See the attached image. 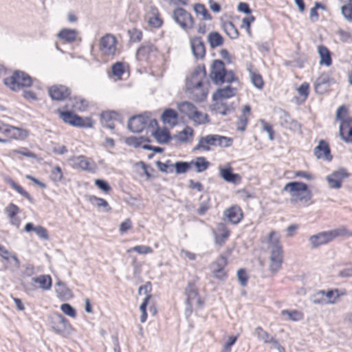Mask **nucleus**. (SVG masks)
I'll use <instances>...</instances> for the list:
<instances>
[{"mask_svg":"<svg viewBox=\"0 0 352 352\" xmlns=\"http://www.w3.org/2000/svg\"><path fill=\"white\" fill-rule=\"evenodd\" d=\"M283 191H287L290 196L291 203H301L304 206H308L311 201L312 193L306 184L300 182H292L285 184Z\"/></svg>","mask_w":352,"mask_h":352,"instance_id":"obj_1","label":"nucleus"},{"mask_svg":"<svg viewBox=\"0 0 352 352\" xmlns=\"http://www.w3.org/2000/svg\"><path fill=\"white\" fill-rule=\"evenodd\" d=\"M269 243L271 248L269 267L270 272L275 274L281 267L283 251L280 243L279 236L274 231H272L269 234Z\"/></svg>","mask_w":352,"mask_h":352,"instance_id":"obj_2","label":"nucleus"},{"mask_svg":"<svg viewBox=\"0 0 352 352\" xmlns=\"http://www.w3.org/2000/svg\"><path fill=\"white\" fill-rule=\"evenodd\" d=\"M210 77L217 85L224 82L231 83L237 80L232 70H227L224 63L219 59L214 60L210 67Z\"/></svg>","mask_w":352,"mask_h":352,"instance_id":"obj_3","label":"nucleus"},{"mask_svg":"<svg viewBox=\"0 0 352 352\" xmlns=\"http://www.w3.org/2000/svg\"><path fill=\"white\" fill-rule=\"evenodd\" d=\"M352 233L344 227L338 228L335 230L322 232L309 237V241L312 248H318L320 245L326 244L338 236H351Z\"/></svg>","mask_w":352,"mask_h":352,"instance_id":"obj_4","label":"nucleus"},{"mask_svg":"<svg viewBox=\"0 0 352 352\" xmlns=\"http://www.w3.org/2000/svg\"><path fill=\"white\" fill-rule=\"evenodd\" d=\"M4 84L13 91H19L32 85V79L27 73L15 71L10 77L4 79Z\"/></svg>","mask_w":352,"mask_h":352,"instance_id":"obj_5","label":"nucleus"},{"mask_svg":"<svg viewBox=\"0 0 352 352\" xmlns=\"http://www.w3.org/2000/svg\"><path fill=\"white\" fill-rule=\"evenodd\" d=\"M200 75L202 77L206 75V70L204 65L197 67L192 72L190 82L188 83V89L196 95L197 94V92H201V96L197 97V99L201 101L206 98L207 94L201 90L203 85L201 78L197 80V77Z\"/></svg>","mask_w":352,"mask_h":352,"instance_id":"obj_6","label":"nucleus"},{"mask_svg":"<svg viewBox=\"0 0 352 352\" xmlns=\"http://www.w3.org/2000/svg\"><path fill=\"white\" fill-rule=\"evenodd\" d=\"M57 112L60 118L67 124L78 127L91 128L93 126L94 122L90 118H82L69 111H62L58 109Z\"/></svg>","mask_w":352,"mask_h":352,"instance_id":"obj_7","label":"nucleus"},{"mask_svg":"<svg viewBox=\"0 0 352 352\" xmlns=\"http://www.w3.org/2000/svg\"><path fill=\"white\" fill-rule=\"evenodd\" d=\"M172 17L179 27L188 31L195 26V20L190 12L183 8H177L173 11Z\"/></svg>","mask_w":352,"mask_h":352,"instance_id":"obj_8","label":"nucleus"},{"mask_svg":"<svg viewBox=\"0 0 352 352\" xmlns=\"http://www.w3.org/2000/svg\"><path fill=\"white\" fill-rule=\"evenodd\" d=\"M116 37L111 34H107L100 40L99 50L102 55L113 56L116 52Z\"/></svg>","mask_w":352,"mask_h":352,"instance_id":"obj_9","label":"nucleus"},{"mask_svg":"<svg viewBox=\"0 0 352 352\" xmlns=\"http://www.w3.org/2000/svg\"><path fill=\"white\" fill-rule=\"evenodd\" d=\"M51 324L53 330L59 335H65L71 329L69 321L60 314H54L51 316Z\"/></svg>","mask_w":352,"mask_h":352,"instance_id":"obj_10","label":"nucleus"},{"mask_svg":"<svg viewBox=\"0 0 352 352\" xmlns=\"http://www.w3.org/2000/svg\"><path fill=\"white\" fill-rule=\"evenodd\" d=\"M185 295L186 296V311L192 312L194 302H196L199 307L202 306L203 302L198 295L197 289L194 283H188L185 289Z\"/></svg>","mask_w":352,"mask_h":352,"instance_id":"obj_11","label":"nucleus"},{"mask_svg":"<svg viewBox=\"0 0 352 352\" xmlns=\"http://www.w3.org/2000/svg\"><path fill=\"white\" fill-rule=\"evenodd\" d=\"M349 173L346 169L341 168L327 175L326 179L329 188L339 189L342 187L343 180L349 177Z\"/></svg>","mask_w":352,"mask_h":352,"instance_id":"obj_12","label":"nucleus"},{"mask_svg":"<svg viewBox=\"0 0 352 352\" xmlns=\"http://www.w3.org/2000/svg\"><path fill=\"white\" fill-rule=\"evenodd\" d=\"M71 160L73 162V166L74 167L80 168L83 170L94 173L96 170L95 162L91 159L87 158L83 155L74 157L71 159Z\"/></svg>","mask_w":352,"mask_h":352,"instance_id":"obj_13","label":"nucleus"},{"mask_svg":"<svg viewBox=\"0 0 352 352\" xmlns=\"http://www.w3.org/2000/svg\"><path fill=\"white\" fill-rule=\"evenodd\" d=\"M279 122L285 129L294 131L300 130V124L296 120L292 118L289 114L284 110L279 111Z\"/></svg>","mask_w":352,"mask_h":352,"instance_id":"obj_14","label":"nucleus"},{"mask_svg":"<svg viewBox=\"0 0 352 352\" xmlns=\"http://www.w3.org/2000/svg\"><path fill=\"white\" fill-rule=\"evenodd\" d=\"M227 265V258L224 256H219L210 265V270L214 276L219 279H223L226 276L223 268Z\"/></svg>","mask_w":352,"mask_h":352,"instance_id":"obj_15","label":"nucleus"},{"mask_svg":"<svg viewBox=\"0 0 352 352\" xmlns=\"http://www.w3.org/2000/svg\"><path fill=\"white\" fill-rule=\"evenodd\" d=\"M190 47L194 56L197 59H202L206 55V47L202 38L195 36L190 39Z\"/></svg>","mask_w":352,"mask_h":352,"instance_id":"obj_16","label":"nucleus"},{"mask_svg":"<svg viewBox=\"0 0 352 352\" xmlns=\"http://www.w3.org/2000/svg\"><path fill=\"white\" fill-rule=\"evenodd\" d=\"M157 48L150 43H144L137 51L136 56L139 60H148L157 54Z\"/></svg>","mask_w":352,"mask_h":352,"instance_id":"obj_17","label":"nucleus"},{"mask_svg":"<svg viewBox=\"0 0 352 352\" xmlns=\"http://www.w3.org/2000/svg\"><path fill=\"white\" fill-rule=\"evenodd\" d=\"M129 129L133 133H140L146 128V116L138 115L131 117L128 122Z\"/></svg>","mask_w":352,"mask_h":352,"instance_id":"obj_18","label":"nucleus"},{"mask_svg":"<svg viewBox=\"0 0 352 352\" xmlns=\"http://www.w3.org/2000/svg\"><path fill=\"white\" fill-rule=\"evenodd\" d=\"M146 11V17L149 25L155 28H160L163 24V20L160 16L158 9L153 6H147Z\"/></svg>","mask_w":352,"mask_h":352,"instance_id":"obj_19","label":"nucleus"},{"mask_svg":"<svg viewBox=\"0 0 352 352\" xmlns=\"http://www.w3.org/2000/svg\"><path fill=\"white\" fill-rule=\"evenodd\" d=\"M254 335L256 336L258 340L263 341L265 344H272L275 347L281 348L278 341L265 331L261 327H257L254 329ZM282 349L284 350L283 347Z\"/></svg>","mask_w":352,"mask_h":352,"instance_id":"obj_20","label":"nucleus"},{"mask_svg":"<svg viewBox=\"0 0 352 352\" xmlns=\"http://www.w3.org/2000/svg\"><path fill=\"white\" fill-rule=\"evenodd\" d=\"M49 94L52 100H63L70 95V91L64 85H54L49 89Z\"/></svg>","mask_w":352,"mask_h":352,"instance_id":"obj_21","label":"nucleus"},{"mask_svg":"<svg viewBox=\"0 0 352 352\" xmlns=\"http://www.w3.org/2000/svg\"><path fill=\"white\" fill-rule=\"evenodd\" d=\"M314 153L318 159H323L330 162L332 160L331 151L328 144L324 140H320L314 148Z\"/></svg>","mask_w":352,"mask_h":352,"instance_id":"obj_22","label":"nucleus"},{"mask_svg":"<svg viewBox=\"0 0 352 352\" xmlns=\"http://www.w3.org/2000/svg\"><path fill=\"white\" fill-rule=\"evenodd\" d=\"M210 146H217V135H208L205 137H200L197 145L194 148V151H209L210 149Z\"/></svg>","mask_w":352,"mask_h":352,"instance_id":"obj_23","label":"nucleus"},{"mask_svg":"<svg viewBox=\"0 0 352 352\" xmlns=\"http://www.w3.org/2000/svg\"><path fill=\"white\" fill-rule=\"evenodd\" d=\"M0 131L15 139L23 138L28 135L27 131L8 124H1Z\"/></svg>","mask_w":352,"mask_h":352,"instance_id":"obj_24","label":"nucleus"},{"mask_svg":"<svg viewBox=\"0 0 352 352\" xmlns=\"http://www.w3.org/2000/svg\"><path fill=\"white\" fill-rule=\"evenodd\" d=\"M214 243L221 246L223 245L230 236V232L223 223H219L217 230L214 232Z\"/></svg>","mask_w":352,"mask_h":352,"instance_id":"obj_25","label":"nucleus"},{"mask_svg":"<svg viewBox=\"0 0 352 352\" xmlns=\"http://www.w3.org/2000/svg\"><path fill=\"white\" fill-rule=\"evenodd\" d=\"M340 135L346 142H352V118L342 122Z\"/></svg>","mask_w":352,"mask_h":352,"instance_id":"obj_26","label":"nucleus"},{"mask_svg":"<svg viewBox=\"0 0 352 352\" xmlns=\"http://www.w3.org/2000/svg\"><path fill=\"white\" fill-rule=\"evenodd\" d=\"M224 215L228 218V221L233 223H238L243 217V213L240 207L234 206L227 209L224 212Z\"/></svg>","mask_w":352,"mask_h":352,"instance_id":"obj_27","label":"nucleus"},{"mask_svg":"<svg viewBox=\"0 0 352 352\" xmlns=\"http://www.w3.org/2000/svg\"><path fill=\"white\" fill-rule=\"evenodd\" d=\"M65 107L73 110L83 111L88 107V102L80 96H75L69 99Z\"/></svg>","mask_w":352,"mask_h":352,"instance_id":"obj_28","label":"nucleus"},{"mask_svg":"<svg viewBox=\"0 0 352 352\" xmlns=\"http://www.w3.org/2000/svg\"><path fill=\"white\" fill-rule=\"evenodd\" d=\"M236 94V89L230 85L225 88L218 89L212 95V99L214 101L221 100L223 99L230 98Z\"/></svg>","mask_w":352,"mask_h":352,"instance_id":"obj_29","label":"nucleus"},{"mask_svg":"<svg viewBox=\"0 0 352 352\" xmlns=\"http://www.w3.org/2000/svg\"><path fill=\"white\" fill-rule=\"evenodd\" d=\"M330 77L327 74H322L316 80L315 90L317 93H324L329 86Z\"/></svg>","mask_w":352,"mask_h":352,"instance_id":"obj_30","label":"nucleus"},{"mask_svg":"<svg viewBox=\"0 0 352 352\" xmlns=\"http://www.w3.org/2000/svg\"><path fill=\"white\" fill-rule=\"evenodd\" d=\"M177 118L178 114L177 111L173 109H166L162 115V121L164 123L172 126H174L177 123Z\"/></svg>","mask_w":352,"mask_h":352,"instance_id":"obj_31","label":"nucleus"},{"mask_svg":"<svg viewBox=\"0 0 352 352\" xmlns=\"http://www.w3.org/2000/svg\"><path fill=\"white\" fill-rule=\"evenodd\" d=\"M32 283H38L43 290H49L52 287V278L49 275H41L32 278Z\"/></svg>","mask_w":352,"mask_h":352,"instance_id":"obj_32","label":"nucleus"},{"mask_svg":"<svg viewBox=\"0 0 352 352\" xmlns=\"http://www.w3.org/2000/svg\"><path fill=\"white\" fill-rule=\"evenodd\" d=\"M318 54L320 57V63L330 66L332 63L331 56L330 51L325 46L320 45L318 47Z\"/></svg>","mask_w":352,"mask_h":352,"instance_id":"obj_33","label":"nucleus"},{"mask_svg":"<svg viewBox=\"0 0 352 352\" xmlns=\"http://www.w3.org/2000/svg\"><path fill=\"white\" fill-rule=\"evenodd\" d=\"M56 292L57 296L63 299H68L72 297V292L66 286V285L61 282L58 281L56 284Z\"/></svg>","mask_w":352,"mask_h":352,"instance_id":"obj_34","label":"nucleus"},{"mask_svg":"<svg viewBox=\"0 0 352 352\" xmlns=\"http://www.w3.org/2000/svg\"><path fill=\"white\" fill-rule=\"evenodd\" d=\"M77 34V31L75 30L63 29L58 34V37L68 43H72L76 41Z\"/></svg>","mask_w":352,"mask_h":352,"instance_id":"obj_35","label":"nucleus"},{"mask_svg":"<svg viewBox=\"0 0 352 352\" xmlns=\"http://www.w3.org/2000/svg\"><path fill=\"white\" fill-rule=\"evenodd\" d=\"M220 175L227 182L236 183V179L239 177L238 174L234 173L230 167L220 168Z\"/></svg>","mask_w":352,"mask_h":352,"instance_id":"obj_36","label":"nucleus"},{"mask_svg":"<svg viewBox=\"0 0 352 352\" xmlns=\"http://www.w3.org/2000/svg\"><path fill=\"white\" fill-rule=\"evenodd\" d=\"M177 108L182 113L187 116L189 119H190L194 111L197 109L196 107L190 102H182L179 103L177 104Z\"/></svg>","mask_w":352,"mask_h":352,"instance_id":"obj_37","label":"nucleus"},{"mask_svg":"<svg viewBox=\"0 0 352 352\" xmlns=\"http://www.w3.org/2000/svg\"><path fill=\"white\" fill-rule=\"evenodd\" d=\"M208 41L210 47L214 49L223 45V38L219 33L212 32L208 35Z\"/></svg>","mask_w":352,"mask_h":352,"instance_id":"obj_38","label":"nucleus"},{"mask_svg":"<svg viewBox=\"0 0 352 352\" xmlns=\"http://www.w3.org/2000/svg\"><path fill=\"white\" fill-rule=\"evenodd\" d=\"M159 143H167L170 140V136L166 129L160 131L159 128L151 132Z\"/></svg>","mask_w":352,"mask_h":352,"instance_id":"obj_39","label":"nucleus"},{"mask_svg":"<svg viewBox=\"0 0 352 352\" xmlns=\"http://www.w3.org/2000/svg\"><path fill=\"white\" fill-rule=\"evenodd\" d=\"M8 183L10 186L14 188L18 193L26 198L30 202L34 203L33 197L25 191L19 184H16L13 179H8Z\"/></svg>","mask_w":352,"mask_h":352,"instance_id":"obj_40","label":"nucleus"},{"mask_svg":"<svg viewBox=\"0 0 352 352\" xmlns=\"http://www.w3.org/2000/svg\"><path fill=\"white\" fill-rule=\"evenodd\" d=\"M193 164L196 168L197 173H201L206 170L210 166V163L204 157H197L195 161H192L190 165Z\"/></svg>","mask_w":352,"mask_h":352,"instance_id":"obj_41","label":"nucleus"},{"mask_svg":"<svg viewBox=\"0 0 352 352\" xmlns=\"http://www.w3.org/2000/svg\"><path fill=\"white\" fill-rule=\"evenodd\" d=\"M190 120L198 124H204L210 122L208 115L197 111V109L194 111Z\"/></svg>","mask_w":352,"mask_h":352,"instance_id":"obj_42","label":"nucleus"},{"mask_svg":"<svg viewBox=\"0 0 352 352\" xmlns=\"http://www.w3.org/2000/svg\"><path fill=\"white\" fill-rule=\"evenodd\" d=\"M88 200L92 205L96 206L98 208H104V210L107 212L111 210V209L109 206L108 202L102 198L97 197L94 195H90L88 197Z\"/></svg>","mask_w":352,"mask_h":352,"instance_id":"obj_43","label":"nucleus"},{"mask_svg":"<svg viewBox=\"0 0 352 352\" xmlns=\"http://www.w3.org/2000/svg\"><path fill=\"white\" fill-rule=\"evenodd\" d=\"M310 300L315 305H327V298H325V291L320 290L310 297Z\"/></svg>","mask_w":352,"mask_h":352,"instance_id":"obj_44","label":"nucleus"},{"mask_svg":"<svg viewBox=\"0 0 352 352\" xmlns=\"http://www.w3.org/2000/svg\"><path fill=\"white\" fill-rule=\"evenodd\" d=\"M280 314L282 316H287L288 319L292 321H299L303 318L302 313L297 310L283 309Z\"/></svg>","mask_w":352,"mask_h":352,"instance_id":"obj_45","label":"nucleus"},{"mask_svg":"<svg viewBox=\"0 0 352 352\" xmlns=\"http://www.w3.org/2000/svg\"><path fill=\"white\" fill-rule=\"evenodd\" d=\"M223 28L230 38L235 39L239 37V31L232 22L226 23L223 25Z\"/></svg>","mask_w":352,"mask_h":352,"instance_id":"obj_46","label":"nucleus"},{"mask_svg":"<svg viewBox=\"0 0 352 352\" xmlns=\"http://www.w3.org/2000/svg\"><path fill=\"white\" fill-rule=\"evenodd\" d=\"M194 11L195 13L199 15L201 14L202 16L201 19L202 20H211L212 16L209 14L208 10L206 8V7L201 3H196L194 6Z\"/></svg>","mask_w":352,"mask_h":352,"instance_id":"obj_47","label":"nucleus"},{"mask_svg":"<svg viewBox=\"0 0 352 352\" xmlns=\"http://www.w3.org/2000/svg\"><path fill=\"white\" fill-rule=\"evenodd\" d=\"M344 294V293H340L339 290L337 289L325 292V298L327 301V304H334L339 297Z\"/></svg>","mask_w":352,"mask_h":352,"instance_id":"obj_48","label":"nucleus"},{"mask_svg":"<svg viewBox=\"0 0 352 352\" xmlns=\"http://www.w3.org/2000/svg\"><path fill=\"white\" fill-rule=\"evenodd\" d=\"M155 164L161 172L165 173H172L173 172V164L170 160H166V162L157 161Z\"/></svg>","mask_w":352,"mask_h":352,"instance_id":"obj_49","label":"nucleus"},{"mask_svg":"<svg viewBox=\"0 0 352 352\" xmlns=\"http://www.w3.org/2000/svg\"><path fill=\"white\" fill-rule=\"evenodd\" d=\"M190 168V162L179 161L173 164V169L177 174L186 173Z\"/></svg>","mask_w":352,"mask_h":352,"instance_id":"obj_50","label":"nucleus"},{"mask_svg":"<svg viewBox=\"0 0 352 352\" xmlns=\"http://www.w3.org/2000/svg\"><path fill=\"white\" fill-rule=\"evenodd\" d=\"M193 134V130L190 127H186L184 130H182L181 132L178 133L175 135V139H177L178 141L184 142L188 140V138L189 136H192Z\"/></svg>","mask_w":352,"mask_h":352,"instance_id":"obj_51","label":"nucleus"},{"mask_svg":"<svg viewBox=\"0 0 352 352\" xmlns=\"http://www.w3.org/2000/svg\"><path fill=\"white\" fill-rule=\"evenodd\" d=\"M119 115L117 112L111 111H105L101 114V122L104 124V122H109L117 120Z\"/></svg>","mask_w":352,"mask_h":352,"instance_id":"obj_52","label":"nucleus"},{"mask_svg":"<svg viewBox=\"0 0 352 352\" xmlns=\"http://www.w3.org/2000/svg\"><path fill=\"white\" fill-rule=\"evenodd\" d=\"M113 76L120 78L124 72V64L122 62H117L111 67Z\"/></svg>","mask_w":352,"mask_h":352,"instance_id":"obj_53","label":"nucleus"},{"mask_svg":"<svg viewBox=\"0 0 352 352\" xmlns=\"http://www.w3.org/2000/svg\"><path fill=\"white\" fill-rule=\"evenodd\" d=\"M206 199L200 203V206L197 210V213L199 215H204L211 207L210 204V197L206 195Z\"/></svg>","mask_w":352,"mask_h":352,"instance_id":"obj_54","label":"nucleus"},{"mask_svg":"<svg viewBox=\"0 0 352 352\" xmlns=\"http://www.w3.org/2000/svg\"><path fill=\"white\" fill-rule=\"evenodd\" d=\"M337 35L342 42L352 43V35L351 32L344 30H338L337 31Z\"/></svg>","mask_w":352,"mask_h":352,"instance_id":"obj_55","label":"nucleus"},{"mask_svg":"<svg viewBox=\"0 0 352 352\" xmlns=\"http://www.w3.org/2000/svg\"><path fill=\"white\" fill-rule=\"evenodd\" d=\"M217 146L221 147H229L232 144L233 140L230 138L217 135Z\"/></svg>","mask_w":352,"mask_h":352,"instance_id":"obj_56","label":"nucleus"},{"mask_svg":"<svg viewBox=\"0 0 352 352\" xmlns=\"http://www.w3.org/2000/svg\"><path fill=\"white\" fill-rule=\"evenodd\" d=\"M50 178L54 182H60L63 178V172L59 166L52 168L50 174Z\"/></svg>","mask_w":352,"mask_h":352,"instance_id":"obj_57","label":"nucleus"},{"mask_svg":"<svg viewBox=\"0 0 352 352\" xmlns=\"http://www.w3.org/2000/svg\"><path fill=\"white\" fill-rule=\"evenodd\" d=\"M60 309L65 314L72 318H75L76 316V309L68 303L61 305Z\"/></svg>","mask_w":352,"mask_h":352,"instance_id":"obj_58","label":"nucleus"},{"mask_svg":"<svg viewBox=\"0 0 352 352\" xmlns=\"http://www.w3.org/2000/svg\"><path fill=\"white\" fill-rule=\"evenodd\" d=\"M251 80L252 84L257 88L261 89L263 87V80L262 76L254 72H250Z\"/></svg>","mask_w":352,"mask_h":352,"instance_id":"obj_59","label":"nucleus"},{"mask_svg":"<svg viewBox=\"0 0 352 352\" xmlns=\"http://www.w3.org/2000/svg\"><path fill=\"white\" fill-rule=\"evenodd\" d=\"M342 14L349 21H352V3H348L342 7Z\"/></svg>","mask_w":352,"mask_h":352,"instance_id":"obj_60","label":"nucleus"},{"mask_svg":"<svg viewBox=\"0 0 352 352\" xmlns=\"http://www.w3.org/2000/svg\"><path fill=\"white\" fill-rule=\"evenodd\" d=\"M248 116L246 115H242L239 118L236 122V128L238 131H244L248 124Z\"/></svg>","mask_w":352,"mask_h":352,"instance_id":"obj_61","label":"nucleus"},{"mask_svg":"<svg viewBox=\"0 0 352 352\" xmlns=\"http://www.w3.org/2000/svg\"><path fill=\"white\" fill-rule=\"evenodd\" d=\"M131 250L141 254H146L153 252L152 248L146 245H136L133 247Z\"/></svg>","mask_w":352,"mask_h":352,"instance_id":"obj_62","label":"nucleus"},{"mask_svg":"<svg viewBox=\"0 0 352 352\" xmlns=\"http://www.w3.org/2000/svg\"><path fill=\"white\" fill-rule=\"evenodd\" d=\"M94 182H95L96 186L98 188L102 190L103 192H109L111 190L110 186L109 185L107 182H106L105 180L98 179H96Z\"/></svg>","mask_w":352,"mask_h":352,"instance_id":"obj_63","label":"nucleus"},{"mask_svg":"<svg viewBox=\"0 0 352 352\" xmlns=\"http://www.w3.org/2000/svg\"><path fill=\"white\" fill-rule=\"evenodd\" d=\"M238 336H230L228 342L224 344L221 352H230L231 347L235 344Z\"/></svg>","mask_w":352,"mask_h":352,"instance_id":"obj_64","label":"nucleus"}]
</instances>
